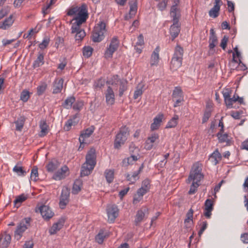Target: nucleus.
Segmentation results:
<instances>
[{"mask_svg":"<svg viewBox=\"0 0 248 248\" xmlns=\"http://www.w3.org/2000/svg\"><path fill=\"white\" fill-rule=\"evenodd\" d=\"M67 15L69 16L76 15V16L73 19L76 20L75 23L82 24L86 21L88 17L87 6L85 4H83L80 7H72L69 9Z\"/></svg>","mask_w":248,"mask_h":248,"instance_id":"1","label":"nucleus"},{"mask_svg":"<svg viewBox=\"0 0 248 248\" xmlns=\"http://www.w3.org/2000/svg\"><path fill=\"white\" fill-rule=\"evenodd\" d=\"M183 54V47L177 45L175 47L174 52L170 62V68L171 71H176L181 66Z\"/></svg>","mask_w":248,"mask_h":248,"instance_id":"2","label":"nucleus"},{"mask_svg":"<svg viewBox=\"0 0 248 248\" xmlns=\"http://www.w3.org/2000/svg\"><path fill=\"white\" fill-rule=\"evenodd\" d=\"M129 135V131L128 127L126 126L121 127L118 133L115 136L114 148L119 149L125 143Z\"/></svg>","mask_w":248,"mask_h":248,"instance_id":"3","label":"nucleus"},{"mask_svg":"<svg viewBox=\"0 0 248 248\" xmlns=\"http://www.w3.org/2000/svg\"><path fill=\"white\" fill-rule=\"evenodd\" d=\"M202 170L201 164L199 162L194 163L192 167L188 178L186 180L187 183H190L192 181L199 183L201 180L203 178V175L202 173Z\"/></svg>","mask_w":248,"mask_h":248,"instance_id":"4","label":"nucleus"},{"mask_svg":"<svg viewBox=\"0 0 248 248\" xmlns=\"http://www.w3.org/2000/svg\"><path fill=\"white\" fill-rule=\"evenodd\" d=\"M106 32V24L100 21L94 28L92 34V39L94 42H100L104 38V33Z\"/></svg>","mask_w":248,"mask_h":248,"instance_id":"5","label":"nucleus"},{"mask_svg":"<svg viewBox=\"0 0 248 248\" xmlns=\"http://www.w3.org/2000/svg\"><path fill=\"white\" fill-rule=\"evenodd\" d=\"M31 220V218L30 217L25 218L17 225L15 232V236L17 240H19L21 237L22 233L30 226Z\"/></svg>","mask_w":248,"mask_h":248,"instance_id":"6","label":"nucleus"},{"mask_svg":"<svg viewBox=\"0 0 248 248\" xmlns=\"http://www.w3.org/2000/svg\"><path fill=\"white\" fill-rule=\"evenodd\" d=\"M119 45V41L117 37L114 36L111 40L109 46L105 52V57L106 59L111 58L114 52L118 49Z\"/></svg>","mask_w":248,"mask_h":248,"instance_id":"7","label":"nucleus"},{"mask_svg":"<svg viewBox=\"0 0 248 248\" xmlns=\"http://www.w3.org/2000/svg\"><path fill=\"white\" fill-rule=\"evenodd\" d=\"M81 25L78 23H73L71 27V33H75V40L78 42L81 41L86 35L85 31L80 28Z\"/></svg>","mask_w":248,"mask_h":248,"instance_id":"8","label":"nucleus"},{"mask_svg":"<svg viewBox=\"0 0 248 248\" xmlns=\"http://www.w3.org/2000/svg\"><path fill=\"white\" fill-rule=\"evenodd\" d=\"M108 221L112 223L118 216L119 209L115 204H109L107 206Z\"/></svg>","mask_w":248,"mask_h":248,"instance_id":"9","label":"nucleus"},{"mask_svg":"<svg viewBox=\"0 0 248 248\" xmlns=\"http://www.w3.org/2000/svg\"><path fill=\"white\" fill-rule=\"evenodd\" d=\"M172 98L175 100L174 107L180 105V103L184 101V95L182 89L179 87H176L172 93Z\"/></svg>","mask_w":248,"mask_h":248,"instance_id":"10","label":"nucleus"},{"mask_svg":"<svg viewBox=\"0 0 248 248\" xmlns=\"http://www.w3.org/2000/svg\"><path fill=\"white\" fill-rule=\"evenodd\" d=\"M66 219L64 217H61L58 221L52 225L49 230V233L51 235H53L59 232L64 226Z\"/></svg>","mask_w":248,"mask_h":248,"instance_id":"11","label":"nucleus"},{"mask_svg":"<svg viewBox=\"0 0 248 248\" xmlns=\"http://www.w3.org/2000/svg\"><path fill=\"white\" fill-rule=\"evenodd\" d=\"M68 174L69 169L66 166L64 165L53 174L52 179L56 181L61 180L65 178Z\"/></svg>","mask_w":248,"mask_h":248,"instance_id":"12","label":"nucleus"},{"mask_svg":"<svg viewBox=\"0 0 248 248\" xmlns=\"http://www.w3.org/2000/svg\"><path fill=\"white\" fill-rule=\"evenodd\" d=\"M217 136L219 142L225 144V146H230L233 143L232 138L227 133H223L222 132H218Z\"/></svg>","mask_w":248,"mask_h":248,"instance_id":"13","label":"nucleus"},{"mask_svg":"<svg viewBox=\"0 0 248 248\" xmlns=\"http://www.w3.org/2000/svg\"><path fill=\"white\" fill-rule=\"evenodd\" d=\"M148 214V209L146 207L141 208L137 211L135 219V224L139 225L142 221L145 216Z\"/></svg>","mask_w":248,"mask_h":248,"instance_id":"14","label":"nucleus"},{"mask_svg":"<svg viewBox=\"0 0 248 248\" xmlns=\"http://www.w3.org/2000/svg\"><path fill=\"white\" fill-rule=\"evenodd\" d=\"M46 201L38 202L34 209L35 213L40 214L45 220H46Z\"/></svg>","mask_w":248,"mask_h":248,"instance_id":"15","label":"nucleus"},{"mask_svg":"<svg viewBox=\"0 0 248 248\" xmlns=\"http://www.w3.org/2000/svg\"><path fill=\"white\" fill-rule=\"evenodd\" d=\"M96 159L95 150L94 148H91L86 155L85 163L95 166L96 163Z\"/></svg>","mask_w":248,"mask_h":248,"instance_id":"16","label":"nucleus"},{"mask_svg":"<svg viewBox=\"0 0 248 248\" xmlns=\"http://www.w3.org/2000/svg\"><path fill=\"white\" fill-rule=\"evenodd\" d=\"M159 51L160 47L159 46H157L152 52L150 60V64L151 66H156L158 64L159 61Z\"/></svg>","mask_w":248,"mask_h":248,"instance_id":"17","label":"nucleus"},{"mask_svg":"<svg viewBox=\"0 0 248 248\" xmlns=\"http://www.w3.org/2000/svg\"><path fill=\"white\" fill-rule=\"evenodd\" d=\"M143 168V164H141L139 169L137 171H134L132 175L127 173L125 174V177L128 181L130 182L129 184H134L137 180L139 179V175L141 172Z\"/></svg>","mask_w":248,"mask_h":248,"instance_id":"18","label":"nucleus"},{"mask_svg":"<svg viewBox=\"0 0 248 248\" xmlns=\"http://www.w3.org/2000/svg\"><path fill=\"white\" fill-rule=\"evenodd\" d=\"M69 192L66 189H62L60 197L59 205L61 209H64L69 202Z\"/></svg>","mask_w":248,"mask_h":248,"instance_id":"19","label":"nucleus"},{"mask_svg":"<svg viewBox=\"0 0 248 248\" xmlns=\"http://www.w3.org/2000/svg\"><path fill=\"white\" fill-rule=\"evenodd\" d=\"M159 139V135L157 133L152 134L147 139L145 143V148L146 150H151L153 146L154 143L157 140Z\"/></svg>","mask_w":248,"mask_h":248,"instance_id":"20","label":"nucleus"},{"mask_svg":"<svg viewBox=\"0 0 248 248\" xmlns=\"http://www.w3.org/2000/svg\"><path fill=\"white\" fill-rule=\"evenodd\" d=\"M204 216L207 218H210L213 210V202L211 199H207L204 203Z\"/></svg>","mask_w":248,"mask_h":248,"instance_id":"21","label":"nucleus"},{"mask_svg":"<svg viewBox=\"0 0 248 248\" xmlns=\"http://www.w3.org/2000/svg\"><path fill=\"white\" fill-rule=\"evenodd\" d=\"M221 3V0H215L214 7L209 11V15L210 17L216 18L218 16Z\"/></svg>","mask_w":248,"mask_h":248,"instance_id":"22","label":"nucleus"},{"mask_svg":"<svg viewBox=\"0 0 248 248\" xmlns=\"http://www.w3.org/2000/svg\"><path fill=\"white\" fill-rule=\"evenodd\" d=\"M180 32V25L179 23H174L170 26V33L171 35V40L173 41L176 38Z\"/></svg>","mask_w":248,"mask_h":248,"instance_id":"23","label":"nucleus"},{"mask_svg":"<svg viewBox=\"0 0 248 248\" xmlns=\"http://www.w3.org/2000/svg\"><path fill=\"white\" fill-rule=\"evenodd\" d=\"M170 16L172 18L173 22L179 23L181 17L180 9L176 7L175 6H172L170 10Z\"/></svg>","mask_w":248,"mask_h":248,"instance_id":"24","label":"nucleus"},{"mask_svg":"<svg viewBox=\"0 0 248 248\" xmlns=\"http://www.w3.org/2000/svg\"><path fill=\"white\" fill-rule=\"evenodd\" d=\"M11 237L9 234L4 232L0 237V247L7 248L11 243Z\"/></svg>","mask_w":248,"mask_h":248,"instance_id":"25","label":"nucleus"},{"mask_svg":"<svg viewBox=\"0 0 248 248\" xmlns=\"http://www.w3.org/2000/svg\"><path fill=\"white\" fill-rule=\"evenodd\" d=\"M63 80L62 78H56L53 84V93L56 94L61 92L63 88Z\"/></svg>","mask_w":248,"mask_h":248,"instance_id":"26","label":"nucleus"},{"mask_svg":"<svg viewBox=\"0 0 248 248\" xmlns=\"http://www.w3.org/2000/svg\"><path fill=\"white\" fill-rule=\"evenodd\" d=\"M106 102L108 105H112L114 103L115 95L112 89L108 86L105 93Z\"/></svg>","mask_w":248,"mask_h":248,"instance_id":"27","label":"nucleus"},{"mask_svg":"<svg viewBox=\"0 0 248 248\" xmlns=\"http://www.w3.org/2000/svg\"><path fill=\"white\" fill-rule=\"evenodd\" d=\"M164 117V115L162 113H159L154 118L153 123L151 125V130L154 131L158 129L162 119Z\"/></svg>","mask_w":248,"mask_h":248,"instance_id":"28","label":"nucleus"},{"mask_svg":"<svg viewBox=\"0 0 248 248\" xmlns=\"http://www.w3.org/2000/svg\"><path fill=\"white\" fill-rule=\"evenodd\" d=\"M217 38L213 29L210 30V36L209 39V47L210 50L213 49L217 44Z\"/></svg>","mask_w":248,"mask_h":248,"instance_id":"29","label":"nucleus"},{"mask_svg":"<svg viewBox=\"0 0 248 248\" xmlns=\"http://www.w3.org/2000/svg\"><path fill=\"white\" fill-rule=\"evenodd\" d=\"M95 166L84 163L81 167L80 176L81 177L88 176L91 174Z\"/></svg>","mask_w":248,"mask_h":248,"instance_id":"30","label":"nucleus"},{"mask_svg":"<svg viewBox=\"0 0 248 248\" xmlns=\"http://www.w3.org/2000/svg\"><path fill=\"white\" fill-rule=\"evenodd\" d=\"M222 156L218 149H216L210 156V159L214 165H217L221 160Z\"/></svg>","mask_w":248,"mask_h":248,"instance_id":"31","label":"nucleus"},{"mask_svg":"<svg viewBox=\"0 0 248 248\" xmlns=\"http://www.w3.org/2000/svg\"><path fill=\"white\" fill-rule=\"evenodd\" d=\"M14 20L13 19V16L10 15L6 18L0 24V29L6 30L12 25Z\"/></svg>","mask_w":248,"mask_h":248,"instance_id":"32","label":"nucleus"},{"mask_svg":"<svg viewBox=\"0 0 248 248\" xmlns=\"http://www.w3.org/2000/svg\"><path fill=\"white\" fill-rule=\"evenodd\" d=\"M60 166V163L55 158L51 159L47 164V171H53Z\"/></svg>","mask_w":248,"mask_h":248,"instance_id":"33","label":"nucleus"},{"mask_svg":"<svg viewBox=\"0 0 248 248\" xmlns=\"http://www.w3.org/2000/svg\"><path fill=\"white\" fill-rule=\"evenodd\" d=\"M94 129L92 127L88 128L84 130L79 137V141H82L85 140L86 138H89L93 133Z\"/></svg>","mask_w":248,"mask_h":248,"instance_id":"34","label":"nucleus"},{"mask_svg":"<svg viewBox=\"0 0 248 248\" xmlns=\"http://www.w3.org/2000/svg\"><path fill=\"white\" fill-rule=\"evenodd\" d=\"M138 157L134 155H131L130 156L124 159L122 161V166L127 167L129 165L132 164L134 162L138 160Z\"/></svg>","mask_w":248,"mask_h":248,"instance_id":"35","label":"nucleus"},{"mask_svg":"<svg viewBox=\"0 0 248 248\" xmlns=\"http://www.w3.org/2000/svg\"><path fill=\"white\" fill-rule=\"evenodd\" d=\"M76 99L73 96H70L67 97L64 102L62 103V106L64 108L66 109L71 108L72 107L73 104L75 102Z\"/></svg>","mask_w":248,"mask_h":248,"instance_id":"36","label":"nucleus"},{"mask_svg":"<svg viewBox=\"0 0 248 248\" xmlns=\"http://www.w3.org/2000/svg\"><path fill=\"white\" fill-rule=\"evenodd\" d=\"M44 55L43 53L39 52L36 60L34 62L33 67L34 68L38 67L44 63Z\"/></svg>","mask_w":248,"mask_h":248,"instance_id":"37","label":"nucleus"},{"mask_svg":"<svg viewBox=\"0 0 248 248\" xmlns=\"http://www.w3.org/2000/svg\"><path fill=\"white\" fill-rule=\"evenodd\" d=\"M25 121L24 116H20L17 120L15 122L16 125V130L17 131H21L24 126Z\"/></svg>","mask_w":248,"mask_h":248,"instance_id":"38","label":"nucleus"},{"mask_svg":"<svg viewBox=\"0 0 248 248\" xmlns=\"http://www.w3.org/2000/svg\"><path fill=\"white\" fill-rule=\"evenodd\" d=\"M82 182L79 180H76L73 185L72 188V193L74 194H78L81 190Z\"/></svg>","mask_w":248,"mask_h":248,"instance_id":"39","label":"nucleus"},{"mask_svg":"<svg viewBox=\"0 0 248 248\" xmlns=\"http://www.w3.org/2000/svg\"><path fill=\"white\" fill-rule=\"evenodd\" d=\"M27 198L28 196L27 195H24V194H22L19 196H17L14 202L15 206L18 208L19 206H20L21 203L24 201H25L27 199Z\"/></svg>","mask_w":248,"mask_h":248,"instance_id":"40","label":"nucleus"},{"mask_svg":"<svg viewBox=\"0 0 248 248\" xmlns=\"http://www.w3.org/2000/svg\"><path fill=\"white\" fill-rule=\"evenodd\" d=\"M143 87L144 85L142 83H139L134 93L133 98L134 99H137L139 96L142 94Z\"/></svg>","mask_w":248,"mask_h":248,"instance_id":"41","label":"nucleus"},{"mask_svg":"<svg viewBox=\"0 0 248 248\" xmlns=\"http://www.w3.org/2000/svg\"><path fill=\"white\" fill-rule=\"evenodd\" d=\"M105 175L107 181L108 183H111L114 179V170H107L105 171Z\"/></svg>","mask_w":248,"mask_h":248,"instance_id":"42","label":"nucleus"},{"mask_svg":"<svg viewBox=\"0 0 248 248\" xmlns=\"http://www.w3.org/2000/svg\"><path fill=\"white\" fill-rule=\"evenodd\" d=\"M238 98L237 94H234L232 97H230L225 103L227 107L228 108H232L233 104L237 101Z\"/></svg>","mask_w":248,"mask_h":248,"instance_id":"43","label":"nucleus"},{"mask_svg":"<svg viewBox=\"0 0 248 248\" xmlns=\"http://www.w3.org/2000/svg\"><path fill=\"white\" fill-rule=\"evenodd\" d=\"M46 89V83L45 82H41L37 88V94L38 95H42Z\"/></svg>","mask_w":248,"mask_h":248,"instance_id":"44","label":"nucleus"},{"mask_svg":"<svg viewBox=\"0 0 248 248\" xmlns=\"http://www.w3.org/2000/svg\"><path fill=\"white\" fill-rule=\"evenodd\" d=\"M93 48L90 46H84L83 48V55L86 58H89L92 55Z\"/></svg>","mask_w":248,"mask_h":248,"instance_id":"45","label":"nucleus"},{"mask_svg":"<svg viewBox=\"0 0 248 248\" xmlns=\"http://www.w3.org/2000/svg\"><path fill=\"white\" fill-rule=\"evenodd\" d=\"M40 127L41 129L39 136L43 137L46 135V121L43 120L40 122Z\"/></svg>","mask_w":248,"mask_h":248,"instance_id":"46","label":"nucleus"},{"mask_svg":"<svg viewBox=\"0 0 248 248\" xmlns=\"http://www.w3.org/2000/svg\"><path fill=\"white\" fill-rule=\"evenodd\" d=\"M178 116L175 115L167 124L166 128L174 127L177 124Z\"/></svg>","mask_w":248,"mask_h":248,"instance_id":"47","label":"nucleus"},{"mask_svg":"<svg viewBox=\"0 0 248 248\" xmlns=\"http://www.w3.org/2000/svg\"><path fill=\"white\" fill-rule=\"evenodd\" d=\"M127 90V81L126 80H122L120 82L119 88V96H122L124 91Z\"/></svg>","mask_w":248,"mask_h":248,"instance_id":"48","label":"nucleus"},{"mask_svg":"<svg viewBox=\"0 0 248 248\" xmlns=\"http://www.w3.org/2000/svg\"><path fill=\"white\" fill-rule=\"evenodd\" d=\"M222 93L225 103L228 99L231 97L232 90L230 88H225L223 90Z\"/></svg>","mask_w":248,"mask_h":248,"instance_id":"49","label":"nucleus"},{"mask_svg":"<svg viewBox=\"0 0 248 248\" xmlns=\"http://www.w3.org/2000/svg\"><path fill=\"white\" fill-rule=\"evenodd\" d=\"M130 5V15H135L137 11V4L136 0H133V3L129 2Z\"/></svg>","mask_w":248,"mask_h":248,"instance_id":"50","label":"nucleus"},{"mask_svg":"<svg viewBox=\"0 0 248 248\" xmlns=\"http://www.w3.org/2000/svg\"><path fill=\"white\" fill-rule=\"evenodd\" d=\"M38 169L36 167H34L31 170V179L34 181H36L38 180Z\"/></svg>","mask_w":248,"mask_h":248,"instance_id":"51","label":"nucleus"},{"mask_svg":"<svg viewBox=\"0 0 248 248\" xmlns=\"http://www.w3.org/2000/svg\"><path fill=\"white\" fill-rule=\"evenodd\" d=\"M199 186L200 184L199 183L192 182V185H191L190 189L188 191V194L190 195L194 194L196 192L197 188Z\"/></svg>","mask_w":248,"mask_h":248,"instance_id":"52","label":"nucleus"},{"mask_svg":"<svg viewBox=\"0 0 248 248\" xmlns=\"http://www.w3.org/2000/svg\"><path fill=\"white\" fill-rule=\"evenodd\" d=\"M193 210L192 208H190L188 212L186 213V218L185 219L184 223L185 224L187 223L190 222V221H192L193 216Z\"/></svg>","mask_w":248,"mask_h":248,"instance_id":"53","label":"nucleus"},{"mask_svg":"<svg viewBox=\"0 0 248 248\" xmlns=\"http://www.w3.org/2000/svg\"><path fill=\"white\" fill-rule=\"evenodd\" d=\"M105 237L103 232H100L95 236V239L98 244H102Z\"/></svg>","mask_w":248,"mask_h":248,"instance_id":"54","label":"nucleus"},{"mask_svg":"<svg viewBox=\"0 0 248 248\" xmlns=\"http://www.w3.org/2000/svg\"><path fill=\"white\" fill-rule=\"evenodd\" d=\"M13 171L19 175H24L26 173L25 170H23V168L21 166L16 165L13 168Z\"/></svg>","mask_w":248,"mask_h":248,"instance_id":"55","label":"nucleus"},{"mask_svg":"<svg viewBox=\"0 0 248 248\" xmlns=\"http://www.w3.org/2000/svg\"><path fill=\"white\" fill-rule=\"evenodd\" d=\"M105 80L102 78H99L94 82V87L96 89H101L105 85Z\"/></svg>","mask_w":248,"mask_h":248,"instance_id":"56","label":"nucleus"},{"mask_svg":"<svg viewBox=\"0 0 248 248\" xmlns=\"http://www.w3.org/2000/svg\"><path fill=\"white\" fill-rule=\"evenodd\" d=\"M29 92L27 91H23L20 95V99L25 102L28 101L29 98Z\"/></svg>","mask_w":248,"mask_h":248,"instance_id":"57","label":"nucleus"},{"mask_svg":"<svg viewBox=\"0 0 248 248\" xmlns=\"http://www.w3.org/2000/svg\"><path fill=\"white\" fill-rule=\"evenodd\" d=\"M74 125L73 120L69 119L65 124L64 126V129L65 131H68L71 128V126Z\"/></svg>","mask_w":248,"mask_h":248,"instance_id":"58","label":"nucleus"},{"mask_svg":"<svg viewBox=\"0 0 248 248\" xmlns=\"http://www.w3.org/2000/svg\"><path fill=\"white\" fill-rule=\"evenodd\" d=\"M228 40H229V37L227 35H224L221 41L220 46L222 48V49L224 50L225 49V48L227 46Z\"/></svg>","mask_w":248,"mask_h":248,"instance_id":"59","label":"nucleus"},{"mask_svg":"<svg viewBox=\"0 0 248 248\" xmlns=\"http://www.w3.org/2000/svg\"><path fill=\"white\" fill-rule=\"evenodd\" d=\"M64 43V40L62 38H61L60 37H58L55 39V46L58 48L59 47H62L63 46Z\"/></svg>","mask_w":248,"mask_h":248,"instance_id":"60","label":"nucleus"},{"mask_svg":"<svg viewBox=\"0 0 248 248\" xmlns=\"http://www.w3.org/2000/svg\"><path fill=\"white\" fill-rule=\"evenodd\" d=\"M9 8L8 7H4L0 10V20L7 16L9 13Z\"/></svg>","mask_w":248,"mask_h":248,"instance_id":"61","label":"nucleus"},{"mask_svg":"<svg viewBox=\"0 0 248 248\" xmlns=\"http://www.w3.org/2000/svg\"><path fill=\"white\" fill-rule=\"evenodd\" d=\"M83 106V103L82 101H77L73 106V108L75 110L79 111L81 109Z\"/></svg>","mask_w":248,"mask_h":248,"instance_id":"62","label":"nucleus"},{"mask_svg":"<svg viewBox=\"0 0 248 248\" xmlns=\"http://www.w3.org/2000/svg\"><path fill=\"white\" fill-rule=\"evenodd\" d=\"M149 191L150 188V181L148 179H145L142 182L141 187Z\"/></svg>","mask_w":248,"mask_h":248,"instance_id":"63","label":"nucleus"},{"mask_svg":"<svg viewBox=\"0 0 248 248\" xmlns=\"http://www.w3.org/2000/svg\"><path fill=\"white\" fill-rule=\"evenodd\" d=\"M211 114V110L209 109L205 111L202 119V123H205L207 121Z\"/></svg>","mask_w":248,"mask_h":248,"instance_id":"64","label":"nucleus"}]
</instances>
